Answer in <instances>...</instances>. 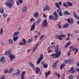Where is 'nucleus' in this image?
I'll return each mask as SVG.
<instances>
[{"instance_id": "1", "label": "nucleus", "mask_w": 79, "mask_h": 79, "mask_svg": "<svg viewBox=\"0 0 79 79\" xmlns=\"http://www.w3.org/2000/svg\"><path fill=\"white\" fill-rule=\"evenodd\" d=\"M58 51V48L56 49L55 52H57L55 54H52L51 55V56H52V58H58L60 57V56L61 55V51Z\"/></svg>"}, {"instance_id": "2", "label": "nucleus", "mask_w": 79, "mask_h": 79, "mask_svg": "<svg viewBox=\"0 0 79 79\" xmlns=\"http://www.w3.org/2000/svg\"><path fill=\"white\" fill-rule=\"evenodd\" d=\"M5 4L8 8H11L13 7V5L15 4V2L13 0H10L9 2H6Z\"/></svg>"}, {"instance_id": "3", "label": "nucleus", "mask_w": 79, "mask_h": 79, "mask_svg": "<svg viewBox=\"0 0 79 79\" xmlns=\"http://www.w3.org/2000/svg\"><path fill=\"white\" fill-rule=\"evenodd\" d=\"M56 37H57V39H58L60 40H63V38L61 37H65L66 35L64 34H61L58 35H57Z\"/></svg>"}, {"instance_id": "4", "label": "nucleus", "mask_w": 79, "mask_h": 79, "mask_svg": "<svg viewBox=\"0 0 79 79\" xmlns=\"http://www.w3.org/2000/svg\"><path fill=\"white\" fill-rule=\"evenodd\" d=\"M44 58V56H43V54H42L40 55V56L38 59V60L37 61L36 63L37 64H39L41 62V60Z\"/></svg>"}, {"instance_id": "5", "label": "nucleus", "mask_w": 79, "mask_h": 79, "mask_svg": "<svg viewBox=\"0 0 79 79\" xmlns=\"http://www.w3.org/2000/svg\"><path fill=\"white\" fill-rule=\"evenodd\" d=\"M48 26V23L46 19L44 20V22L42 23L43 27H47Z\"/></svg>"}, {"instance_id": "6", "label": "nucleus", "mask_w": 79, "mask_h": 79, "mask_svg": "<svg viewBox=\"0 0 79 79\" xmlns=\"http://www.w3.org/2000/svg\"><path fill=\"white\" fill-rule=\"evenodd\" d=\"M9 57L10 58V61H12L14 59H15V55H13V54H10L9 56Z\"/></svg>"}, {"instance_id": "7", "label": "nucleus", "mask_w": 79, "mask_h": 79, "mask_svg": "<svg viewBox=\"0 0 79 79\" xmlns=\"http://www.w3.org/2000/svg\"><path fill=\"white\" fill-rule=\"evenodd\" d=\"M56 11L60 16H63V13L61 9L57 10Z\"/></svg>"}, {"instance_id": "8", "label": "nucleus", "mask_w": 79, "mask_h": 79, "mask_svg": "<svg viewBox=\"0 0 79 79\" xmlns=\"http://www.w3.org/2000/svg\"><path fill=\"white\" fill-rule=\"evenodd\" d=\"M66 20H67L68 23H70V24H73L74 23V20L73 19L70 20V19H66Z\"/></svg>"}, {"instance_id": "9", "label": "nucleus", "mask_w": 79, "mask_h": 79, "mask_svg": "<svg viewBox=\"0 0 79 79\" xmlns=\"http://www.w3.org/2000/svg\"><path fill=\"white\" fill-rule=\"evenodd\" d=\"M23 43H19V45H26V40L23 39Z\"/></svg>"}, {"instance_id": "10", "label": "nucleus", "mask_w": 79, "mask_h": 79, "mask_svg": "<svg viewBox=\"0 0 79 79\" xmlns=\"http://www.w3.org/2000/svg\"><path fill=\"white\" fill-rule=\"evenodd\" d=\"M35 22H34V23L32 25V27H31L30 28V31H32L33 30L35 29Z\"/></svg>"}, {"instance_id": "11", "label": "nucleus", "mask_w": 79, "mask_h": 79, "mask_svg": "<svg viewBox=\"0 0 79 79\" xmlns=\"http://www.w3.org/2000/svg\"><path fill=\"white\" fill-rule=\"evenodd\" d=\"M40 71V69L39 68L37 67L36 68V70L35 71V73L36 74H38L39 73Z\"/></svg>"}, {"instance_id": "12", "label": "nucleus", "mask_w": 79, "mask_h": 79, "mask_svg": "<svg viewBox=\"0 0 79 79\" xmlns=\"http://www.w3.org/2000/svg\"><path fill=\"white\" fill-rule=\"evenodd\" d=\"M39 43H38L37 44L35 45V46L34 47L33 50V52H35V50L37 49V48L38 45H39Z\"/></svg>"}, {"instance_id": "13", "label": "nucleus", "mask_w": 79, "mask_h": 79, "mask_svg": "<svg viewBox=\"0 0 79 79\" xmlns=\"http://www.w3.org/2000/svg\"><path fill=\"white\" fill-rule=\"evenodd\" d=\"M19 31L14 32L13 37H15V36H17V35H19Z\"/></svg>"}, {"instance_id": "14", "label": "nucleus", "mask_w": 79, "mask_h": 79, "mask_svg": "<svg viewBox=\"0 0 79 79\" xmlns=\"http://www.w3.org/2000/svg\"><path fill=\"white\" fill-rule=\"evenodd\" d=\"M71 44V41H70L68 42L64 46V48H67V47H68V46L69 45H70Z\"/></svg>"}, {"instance_id": "15", "label": "nucleus", "mask_w": 79, "mask_h": 79, "mask_svg": "<svg viewBox=\"0 0 79 79\" xmlns=\"http://www.w3.org/2000/svg\"><path fill=\"white\" fill-rule=\"evenodd\" d=\"M58 63V60H57L56 61L53 63V66L54 68H55L56 66Z\"/></svg>"}, {"instance_id": "16", "label": "nucleus", "mask_w": 79, "mask_h": 79, "mask_svg": "<svg viewBox=\"0 0 79 79\" xmlns=\"http://www.w3.org/2000/svg\"><path fill=\"white\" fill-rule=\"evenodd\" d=\"M22 11H23V12H25L27 10V7L26 6H24L22 9Z\"/></svg>"}, {"instance_id": "17", "label": "nucleus", "mask_w": 79, "mask_h": 79, "mask_svg": "<svg viewBox=\"0 0 79 79\" xmlns=\"http://www.w3.org/2000/svg\"><path fill=\"white\" fill-rule=\"evenodd\" d=\"M51 73V71H50V70L48 71V73H46L45 75L46 78H47L48 77V75H49V74H50Z\"/></svg>"}, {"instance_id": "18", "label": "nucleus", "mask_w": 79, "mask_h": 79, "mask_svg": "<svg viewBox=\"0 0 79 79\" xmlns=\"http://www.w3.org/2000/svg\"><path fill=\"white\" fill-rule=\"evenodd\" d=\"M67 5L68 6H73V3L71 2H67Z\"/></svg>"}, {"instance_id": "19", "label": "nucleus", "mask_w": 79, "mask_h": 79, "mask_svg": "<svg viewBox=\"0 0 79 79\" xmlns=\"http://www.w3.org/2000/svg\"><path fill=\"white\" fill-rule=\"evenodd\" d=\"M55 5H56V7L58 8V10L61 9V7H60V6L59 5V4L57 2L55 3Z\"/></svg>"}, {"instance_id": "20", "label": "nucleus", "mask_w": 79, "mask_h": 79, "mask_svg": "<svg viewBox=\"0 0 79 79\" xmlns=\"http://www.w3.org/2000/svg\"><path fill=\"white\" fill-rule=\"evenodd\" d=\"M33 16L36 18V17H38L39 16V12H37L35 13V14L33 15Z\"/></svg>"}, {"instance_id": "21", "label": "nucleus", "mask_w": 79, "mask_h": 79, "mask_svg": "<svg viewBox=\"0 0 79 79\" xmlns=\"http://www.w3.org/2000/svg\"><path fill=\"white\" fill-rule=\"evenodd\" d=\"M50 10V7H48V6L47 5H46V8H44V10Z\"/></svg>"}, {"instance_id": "22", "label": "nucleus", "mask_w": 79, "mask_h": 79, "mask_svg": "<svg viewBox=\"0 0 79 79\" xmlns=\"http://www.w3.org/2000/svg\"><path fill=\"white\" fill-rule=\"evenodd\" d=\"M73 14L74 16L76 18V19H78L79 18H78V16L76 14V13L75 12H73Z\"/></svg>"}, {"instance_id": "23", "label": "nucleus", "mask_w": 79, "mask_h": 79, "mask_svg": "<svg viewBox=\"0 0 79 79\" xmlns=\"http://www.w3.org/2000/svg\"><path fill=\"white\" fill-rule=\"evenodd\" d=\"M69 25L68 23H65L64 26L63 27V28H67V27H69Z\"/></svg>"}, {"instance_id": "24", "label": "nucleus", "mask_w": 79, "mask_h": 79, "mask_svg": "<svg viewBox=\"0 0 79 79\" xmlns=\"http://www.w3.org/2000/svg\"><path fill=\"white\" fill-rule=\"evenodd\" d=\"M19 38V37H18V36L14 37L13 38V40L14 41V42L16 41V40H18V39Z\"/></svg>"}, {"instance_id": "25", "label": "nucleus", "mask_w": 79, "mask_h": 79, "mask_svg": "<svg viewBox=\"0 0 79 79\" xmlns=\"http://www.w3.org/2000/svg\"><path fill=\"white\" fill-rule=\"evenodd\" d=\"M65 66V64H62L60 66V69H63V68H64Z\"/></svg>"}, {"instance_id": "26", "label": "nucleus", "mask_w": 79, "mask_h": 79, "mask_svg": "<svg viewBox=\"0 0 79 79\" xmlns=\"http://www.w3.org/2000/svg\"><path fill=\"white\" fill-rule=\"evenodd\" d=\"M64 13L65 15H70V13L68 12L67 11H65L64 12Z\"/></svg>"}, {"instance_id": "27", "label": "nucleus", "mask_w": 79, "mask_h": 79, "mask_svg": "<svg viewBox=\"0 0 79 79\" xmlns=\"http://www.w3.org/2000/svg\"><path fill=\"white\" fill-rule=\"evenodd\" d=\"M53 15L56 17V18H58V14H57V13L56 12H54L53 13Z\"/></svg>"}, {"instance_id": "28", "label": "nucleus", "mask_w": 79, "mask_h": 79, "mask_svg": "<svg viewBox=\"0 0 79 79\" xmlns=\"http://www.w3.org/2000/svg\"><path fill=\"white\" fill-rule=\"evenodd\" d=\"M16 74H17V76H19L20 74V70H19V69H18L17 70Z\"/></svg>"}, {"instance_id": "29", "label": "nucleus", "mask_w": 79, "mask_h": 79, "mask_svg": "<svg viewBox=\"0 0 79 79\" xmlns=\"http://www.w3.org/2000/svg\"><path fill=\"white\" fill-rule=\"evenodd\" d=\"M5 60V57H2L1 58V60H0V61L1 63H2L3 62V61H4Z\"/></svg>"}, {"instance_id": "30", "label": "nucleus", "mask_w": 79, "mask_h": 79, "mask_svg": "<svg viewBox=\"0 0 79 79\" xmlns=\"http://www.w3.org/2000/svg\"><path fill=\"white\" fill-rule=\"evenodd\" d=\"M29 64L30 66H31L32 68H34V64L32 63H29Z\"/></svg>"}, {"instance_id": "31", "label": "nucleus", "mask_w": 79, "mask_h": 79, "mask_svg": "<svg viewBox=\"0 0 79 79\" xmlns=\"http://www.w3.org/2000/svg\"><path fill=\"white\" fill-rule=\"evenodd\" d=\"M8 42L9 44H13V40L11 39H10L9 40Z\"/></svg>"}, {"instance_id": "32", "label": "nucleus", "mask_w": 79, "mask_h": 79, "mask_svg": "<svg viewBox=\"0 0 79 79\" xmlns=\"http://www.w3.org/2000/svg\"><path fill=\"white\" fill-rule=\"evenodd\" d=\"M41 21V19H38L36 22V23H37V24H39V23H40Z\"/></svg>"}, {"instance_id": "33", "label": "nucleus", "mask_w": 79, "mask_h": 79, "mask_svg": "<svg viewBox=\"0 0 79 79\" xmlns=\"http://www.w3.org/2000/svg\"><path fill=\"white\" fill-rule=\"evenodd\" d=\"M63 6L65 8H68V6L66 5V3H64L63 4Z\"/></svg>"}, {"instance_id": "34", "label": "nucleus", "mask_w": 79, "mask_h": 79, "mask_svg": "<svg viewBox=\"0 0 79 79\" xmlns=\"http://www.w3.org/2000/svg\"><path fill=\"white\" fill-rule=\"evenodd\" d=\"M0 12L2 14L4 13V10H3V9L2 8L1 9H0Z\"/></svg>"}, {"instance_id": "35", "label": "nucleus", "mask_w": 79, "mask_h": 79, "mask_svg": "<svg viewBox=\"0 0 79 79\" xmlns=\"http://www.w3.org/2000/svg\"><path fill=\"white\" fill-rule=\"evenodd\" d=\"M3 28H1V30L0 31V34H1V35H2L3 34Z\"/></svg>"}, {"instance_id": "36", "label": "nucleus", "mask_w": 79, "mask_h": 79, "mask_svg": "<svg viewBox=\"0 0 79 79\" xmlns=\"http://www.w3.org/2000/svg\"><path fill=\"white\" fill-rule=\"evenodd\" d=\"M43 67L44 68H47V67H48V65L47 64H44L43 65Z\"/></svg>"}, {"instance_id": "37", "label": "nucleus", "mask_w": 79, "mask_h": 79, "mask_svg": "<svg viewBox=\"0 0 79 79\" xmlns=\"http://www.w3.org/2000/svg\"><path fill=\"white\" fill-rule=\"evenodd\" d=\"M32 41H33V40L32 39H29L27 41V42H28V43H29L30 42H31Z\"/></svg>"}, {"instance_id": "38", "label": "nucleus", "mask_w": 79, "mask_h": 79, "mask_svg": "<svg viewBox=\"0 0 79 79\" xmlns=\"http://www.w3.org/2000/svg\"><path fill=\"white\" fill-rule=\"evenodd\" d=\"M69 79H72L73 78V76L72 75H70L69 76Z\"/></svg>"}, {"instance_id": "39", "label": "nucleus", "mask_w": 79, "mask_h": 79, "mask_svg": "<svg viewBox=\"0 0 79 79\" xmlns=\"http://www.w3.org/2000/svg\"><path fill=\"white\" fill-rule=\"evenodd\" d=\"M49 18L51 20H52V19H53V16H52V15H50L49 16Z\"/></svg>"}, {"instance_id": "40", "label": "nucleus", "mask_w": 79, "mask_h": 79, "mask_svg": "<svg viewBox=\"0 0 79 79\" xmlns=\"http://www.w3.org/2000/svg\"><path fill=\"white\" fill-rule=\"evenodd\" d=\"M25 71H23L22 73V74H21V76H24V75L25 74Z\"/></svg>"}, {"instance_id": "41", "label": "nucleus", "mask_w": 79, "mask_h": 79, "mask_svg": "<svg viewBox=\"0 0 79 79\" xmlns=\"http://www.w3.org/2000/svg\"><path fill=\"white\" fill-rule=\"evenodd\" d=\"M18 1L20 4L23 3V0H18Z\"/></svg>"}, {"instance_id": "42", "label": "nucleus", "mask_w": 79, "mask_h": 79, "mask_svg": "<svg viewBox=\"0 0 79 79\" xmlns=\"http://www.w3.org/2000/svg\"><path fill=\"white\" fill-rule=\"evenodd\" d=\"M54 47L51 46H49L48 48V49H50V48H53Z\"/></svg>"}, {"instance_id": "43", "label": "nucleus", "mask_w": 79, "mask_h": 79, "mask_svg": "<svg viewBox=\"0 0 79 79\" xmlns=\"http://www.w3.org/2000/svg\"><path fill=\"white\" fill-rule=\"evenodd\" d=\"M56 75L57 76V77H58V79H59V78H60V75L59 74L56 73Z\"/></svg>"}, {"instance_id": "44", "label": "nucleus", "mask_w": 79, "mask_h": 79, "mask_svg": "<svg viewBox=\"0 0 79 79\" xmlns=\"http://www.w3.org/2000/svg\"><path fill=\"white\" fill-rule=\"evenodd\" d=\"M24 75H21V79H24Z\"/></svg>"}, {"instance_id": "45", "label": "nucleus", "mask_w": 79, "mask_h": 79, "mask_svg": "<svg viewBox=\"0 0 79 79\" xmlns=\"http://www.w3.org/2000/svg\"><path fill=\"white\" fill-rule=\"evenodd\" d=\"M8 72V70H5L4 71V73L6 74Z\"/></svg>"}, {"instance_id": "46", "label": "nucleus", "mask_w": 79, "mask_h": 79, "mask_svg": "<svg viewBox=\"0 0 79 79\" xmlns=\"http://www.w3.org/2000/svg\"><path fill=\"white\" fill-rule=\"evenodd\" d=\"M79 50L78 49L76 48L75 50V54H76V53L78 52Z\"/></svg>"}, {"instance_id": "47", "label": "nucleus", "mask_w": 79, "mask_h": 79, "mask_svg": "<svg viewBox=\"0 0 79 79\" xmlns=\"http://www.w3.org/2000/svg\"><path fill=\"white\" fill-rule=\"evenodd\" d=\"M67 63H68V60H65L64 61V64H67Z\"/></svg>"}, {"instance_id": "48", "label": "nucleus", "mask_w": 79, "mask_h": 79, "mask_svg": "<svg viewBox=\"0 0 79 79\" xmlns=\"http://www.w3.org/2000/svg\"><path fill=\"white\" fill-rule=\"evenodd\" d=\"M5 77L4 75H2L1 77V79H5Z\"/></svg>"}, {"instance_id": "49", "label": "nucleus", "mask_w": 79, "mask_h": 79, "mask_svg": "<svg viewBox=\"0 0 79 79\" xmlns=\"http://www.w3.org/2000/svg\"><path fill=\"white\" fill-rule=\"evenodd\" d=\"M73 46H71L70 47H69V49H73Z\"/></svg>"}, {"instance_id": "50", "label": "nucleus", "mask_w": 79, "mask_h": 79, "mask_svg": "<svg viewBox=\"0 0 79 79\" xmlns=\"http://www.w3.org/2000/svg\"><path fill=\"white\" fill-rule=\"evenodd\" d=\"M74 67H72L69 70V71H72V70H73L74 69Z\"/></svg>"}, {"instance_id": "51", "label": "nucleus", "mask_w": 79, "mask_h": 79, "mask_svg": "<svg viewBox=\"0 0 79 79\" xmlns=\"http://www.w3.org/2000/svg\"><path fill=\"white\" fill-rule=\"evenodd\" d=\"M75 70H76V71H77V72H79V68L76 69Z\"/></svg>"}, {"instance_id": "52", "label": "nucleus", "mask_w": 79, "mask_h": 79, "mask_svg": "<svg viewBox=\"0 0 79 79\" xmlns=\"http://www.w3.org/2000/svg\"><path fill=\"white\" fill-rule=\"evenodd\" d=\"M62 27L61 26V25H59V29H61Z\"/></svg>"}, {"instance_id": "53", "label": "nucleus", "mask_w": 79, "mask_h": 79, "mask_svg": "<svg viewBox=\"0 0 79 79\" xmlns=\"http://www.w3.org/2000/svg\"><path fill=\"white\" fill-rule=\"evenodd\" d=\"M42 72H39L38 73L39 76H41V75H42Z\"/></svg>"}, {"instance_id": "54", "label": "nucleus", "mask_w": 79, "mask_h": 79, "mask_svg": "<svg viewBox=\"0 0 79 79\" xmlns=\"http://www.w3.org/2000/svg\"><path fill=\"white\" fill-rule=\"evenodd\" d=\"M48 52H50V53H51V52H53V50H49L48 51Z\"/></svg>"}, {"instance_id": "55", "label": "nucleus", "mask_w": 79, "mask_h": 79, "mask_svg": "<svg viewBox=\"0 0 79 79\" xmlns=\"http://www.w3.org/2000/svg\"><path fill=\"white\" fill-rule=\"evenodd\" d=\"M77 67H79V62L77 63Z\"/></svg>"}, {"instance_id": "56", "label": "nucleus", "mask_w": 79, "mask_h": 79, "mask_svg": "<svg viewBox=\"0 0 79 79\" xmlns=\"http://www.w3.org/2000/svg\"><path fill=\"white\" fill-rule=\"evenodd\" d=\"M59 4L60 5H61V2H58Z\"/></svg>"}, {"instance_id": "57", "label": "nucleus", "mask_w": 79, "mask_h": 79, "mask_svg": "<svg viewBox=\"0 0 79 79\" xmlns=\"http://www.w3.org/2000/svg\"><path fill=\"white\" fill-rule=\"evenodd\" d=\"M51 47H53L54 48H55V45L51 46Z\"/></svg>"}, {"instance_id": "58", "label": "nucleus", "mask_w": 79, "mask_h": 79, "mask_svg": "<svg viewBox=\"0 0 79 79\" xmlns=\"http://www.w3.org/2000/svg\"><path fill=\"white\" fill-rule=\"evenodd\" d=\"M10 71H11L12 72H13V68H12L10 70Z\"/></svg>"}, {"instance_id": "59", "label": "nucleus", "mask_w": 79, "mask_h": 79, "mask_svg": "<svg viewBox=\"0 0 79 79\" xmlns=\"http://www.w3.org/2000/svg\"><path fill=\"white\" fill-rule=\"evenodd\" d=\"M16 3L17 5H19V2H18V1H16Z\"/></svg>"}, {"instance_id": "60", "label": "nucleus", "mask_w": 79, "mask_h": 79, "mask_svg": "<svg viewBox=\"0 0 79 79\" xmlns=\"http://www.w3.org/2000/svg\"><path fill=\"white\" fill-rule=\"evenodd\" d=\"M67 55L68 56H69V55H70V52H68L67 53Z\"/></svg>"}, {"instance_id": "61", "label": "nucleus", "mask_w": 79, "mask_h": 79, "mask_svg": "<svg viewBox=\"0 0 79 79\" xmlns=\"http://www.w3.org/2000/svg\"><path fill=\"white\" fill-rule=\"evenodd\" d=\"M70 60L72 61H74V58H72V59H71Z\"/></svg>"}, {"instance_id": "62", "label": "nucleus", "mask_w": 79, "mask_h": 79, "mask_svg": "<svg viewBox=\"0 0 79 79\" xmlns=\"http://www.w3.org/2000/svg\"><path fill=\"white\" fill-rule=\"evenodd\" d=\"M44 37V35H42L41 36V39H42Z\"/></svg>"}, {"instance_id": "63", "label": "nucleus", "mask_w": 79, "mask_h": 79, "mask_svg": "<svg viewBox=\"0 0 79 79\" xmlns=\"http://www.w3.org/2000/svg\"><path fill=\"white\" fill-rule=\"evenodd\" d=\"M69 39V37L68 38L66 39L65 40H66V41H67V40H68Z\"/></svg>"}, {"instance_id": "64", "label": "nucleus", "mask_w": 79, "mask_h": 79, "mask_svg": "<svg viewBox=\"0 0 79 79\" xmlns=\"http://www.w3.org/2000/svg\"><path fill=\"white\" fill-rule=\"evenodd\" d=\"M44 15V18H47V16H46L44 14V15Z\"/></svg>"}]
</instances>
